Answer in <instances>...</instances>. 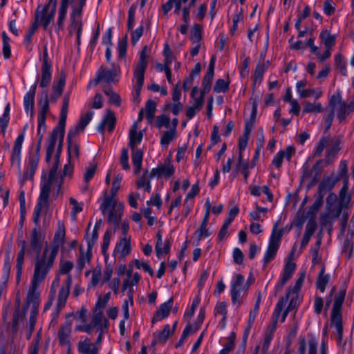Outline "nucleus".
<instances>
[{
    "mask_svg": "<svg viewBox=\"0 0 354 354\" xmlns=\"http://www.w3.org/2000/svg\"><path fill=\"white\" fill-rule=\"evenodd\" d=\"M56 171H57V165L49 171L48 177L43 181L38 201L34 209L32 219L35 225V227L39 226V217L41 213L44 214V227H47L49 224L50 218V215L48 214L49 208V194L51 189H55V187H57V194H58L62 186V178L55 177Z\"/></svg>",
    "mask_w": 354,
    "mask_h": 354,
    "instance_id": "f257e3e1",
    "label": "nucleus"
},
{
    "mask_svg": "<svg viewBox=\"0 0 354 354\" xmlns=\"http://www.w3.org/2000/svg\"><path fill=\"white\" fill-rule=\"evenodd\" d=\"M69 94L66 93L63 97V104L60 111L58 124L51 132L48 142L46 156V160L47 162H49L52 158L57 139H59V142H63L68 109L69 106Z\"/></svg>",
    "mask_w": 354,
    "mask_h": 354,
    "instance_id": "f03ea898",
    "label": "nucleus"
},
{
    "mask_svg": "<svg viewBox=\"0 0 354 354\" xmlns=\"http://www.w3.org/2000/svg\"><path fill=\"white\" fill-rule=\"evenodd\" d=\"M48 243L45 241V247L41 254H37L34 264V273L31 282L41 283L44 281L53 266L56 256L50 254Z\"/></svg>",
    "mask_w": 354,
    "mask_h": 354,
    "instance_id": "7ed1b4c3",
    "label": "nucleus"
},
{
    "mask_svg": "<svg viewBox=\"0 0 354 354\" xmlns=\"http://www.w3.org/2000/svg\"><path fill=\"white\" fill-rule=\"evenodd\" d=\"M74 267L73 263L70 261L62 260L59 265V274H68L66 280L62 285L57 297L56 304V313L58 315L62 309L65 306L70 294L72 283V276L69 274Z\"/></svg>",
    "mask_w": 354,
    "mask_h": 354,
    "instance_id": "20e7f679",
    "label": "nucleus"
},
{
    "mask_svg": "<svg viewBox=\"0 0 354 354\" xmlns=\"http://www.w3.org/2000/svg\"><path fill=\"white\" fill-rule=\"evenodd\" d=\"M278 226L279 222H276L273 226L268 246L263 258V268L274 259L279 248L281 239L283 236V230H278Z\"/></svg>",
    "mask_w": 354,
    "mask_h": 354,
    "instance_id": "39448f33",
    "label": "nucleus"
},
{
    "mask_svg": "<svg viewBox=\"0 0 354 354\" xmlns=\"http://www.w3.org/2000/svg\"><path fill=\"white\" fill-rule=\"evenodd\" d=\"M70 318L71 314H68L66 317V321L60 326L57 331L59 344L66 348V354H71L72 351L71 335L73 320Z\"/></svg>",
    "mask_w": 354,
    "mask_h": 354,
    "instance_id": "423d86ee",
    "label": "nucleus"
},
{
    "mask_svg": "<svg viewBox=\"0 0 354 354\" xmlns=\"http://www.w3.org/2000/svg\"><path fill=\"white\" fill-rule=\"evenodd\" d=\"M286 306V300L283 299H281L278 301L276 304L274 311L273 313V323L272 326H270V328L268 331L266 332L265 337L263 342L262 346V353L266 354L270 345V342L273 337L274 332L276 329V325L278 321V319L280 316L281 313L282 312L284 306Z\"/></svg>",
    "mask_w": 354,
    "mask_h": 354,
    "instance_id": "0eeeda50",
    "label": "nucleus"
},
{
    "mask_svg": "<svg viewBox=\"0 0 354 354\" xmlns=\"http://www.w3.org/2000/svg\"><path fill=\"white\" fill-rule=\"evenodd\" d=\"M120 74V68L115 64H111V68L110 69H108L104 66H101L96 73L94 80L95 84H97L102 81L109 84L116 82L118 81Z\"/></svg>",
    "mask_w": 354,
    "mask_h": 354,
    "instance_id": "6e6552de",
    "label": "nucleus"
},
{
    "mask_svg": "<svg viewBox=\"0 0 354 354\" xmlns=\"http://www.w3.org/2000/svg\"><path fill=\"white\" fill-rule=\"evenodd\" d=\"M147 46H145L141 52L140 53L139 61L136 65L133 70V77L136 80V84L138 86V91H139L143 86L144 79H145V73L148 65L147 61Z\"/></svg>",
    "mask_w": 354,
    "mask_h": 354,
    "instance_id": "1a4fd4ad",
    "label": "nucleus"
},
{
    "mask_svg": "<svg viewBox=\"0 0 354 354\" xmlns=\"http://www.w3.org/2000/svg\"><path fill=\"white\" fill-rule=\"evenodd\" d=\"M41 8L39 6L35 13V21L41 24L44 30H47L50 24L53 21L56 10L44 6Z\"/></svg>",
    "mask_w": 354,
    "mask_h": 354,
    "instance_id": "9d476101",
    "label": "nucleus"
},
{
    "mask_svg": "<svg viewBox=\"0 0 354 354\" xmlns=\"http://www.w3.org/2000/svg\"><path fill=\"white\" fill-rule=\"evenodd\" d=\"M329 106L331 107V111L337 113V116L339 122L345 120L346 115L349 113L348 107L345 102L342 100L339 94L333 95L329 102Z\"/></svg>",
    "mask_w": 354,
    "mask_h": 354,
    "instance_id": "9b49d317",
    "label": "nucleus"
},
{
    "mask_svg": "<svg viewBox=\"0 0 354 354\" xmlns=\"http://www.w3.org/2000/svg\"><path fill=\"white\" fill-rule=\"evenodd\" d=\"M244 277L241 274H237L234 277L231 285L232 302L234 305L239 306L241 304V293L243 290Z\"/></svg>",
    "mask_w": 354,
    "mask_h": 354,
    "instance_id": "f8f14e48",
    "label": "nucleus"
},
{
    "mask_svg": "<svg viewBox=\"0 0 354 354\" xmlns=\"http://www.w3.org/2000/svg\"><path fill=\"white\" fill-rule=\"evenodd\" d=\"M65 236L66 230L64 224L62 221H58L57 229L55 233L52 246L49 248L48 252L57 257L59 247L64 243Z\"/></svg>",
    "mask_w": 354,
    "mask_h": 354,
    "instance_id": "ddd939ff",
    "label": "nucleus"
},
{
    "mask_svg": "<svg viewBox=\"0 0 354 354\" xmlns=\"http://www.w3.org/2000/svg\"><path fill=\"white\" fill-rule=\"evenodd\" d=\"M39 283L31 282V286L28 292L26 301L31 305L30 310H38L40 304Z\"/></svg>",
    "mask_w": 354,
    "mask_h": 354,
    "instance_id": "4468645a",
    "label": "nucleus"
},
{
    "mask_svg": "<svg viewBox=\"0 0 354 354\" xmlns=\"http://www.w3.org/2000/svg\"><path fill=\"white\" fill-rule=\"evenodd\" d=\"M44 240V235L38 230L37 227H34L30 232V250L37 252V254H41L40 252L42 249Z\"/></svg>",
    "mask_w": 354,
    "mask_h": 354,
    "instance_id": "2eb2a0df",
    "label": "nucleus"
},
{
    "mask_svg": "<svg viewBox=\"0 0 354 354\" xmlns=\"http://www.w3.org/2000/svg\"><path fill=\"white\" fill-rule=\"evenodd\" d=\"M24 140V133H22L17 136L14 143L10 158L11 165L12 166L16 165L19 170H20L21 152Z\"/></svg>",
    "mask_w": 354,
    "mask_h": 354,
    "instance_id": "dca6fc26",
    "label": "nucleus"
},
{
    "mask_svg": "<svg viewBox=\"0 0 354 354\" xmlns=\"http://www.w3.org/2000/svg\"><path fill=\"white\" fill-rule=\"evenodd\" d=\"M37 89V83L31 86L30 91L25 95L24 98V105L26 113L30 111V117L32 118L34 115L35 107V95Z\"/></svg>",
    "mask_w": 354,
    "mask_h": 354,
    "instance_id": "f3484780",
    "label": "nucleus"
},
{
    "mask_svg": "<svg viewBox=\"0 0 354 354\" xmlns=\"http://www.w3.org/2000/svg\"><path fill=\"white\" fill-rule=\"evenodd\" d=\"M174 173V166L169 162H165L164 164L160 165L158 167L152 169L150 173V178L154 176H162L166 177L171 176Z\"/></svg>",
    "mask_w": 354,
    "mask_h": 354,
    "instance_id": "a211bd4d",
    "label": "nucleus"
},
{
    "mask_svg": "<svg viewBox=\"0 0 354 354\" xmlns=\"http://www.w3.org/2000/svg\"><path fill=\"white\" fill-rule=\"evenodd\" d=\"M115 122L116 119L113 111L109 109L107 110L105 116L97 127L98 131L103 133L105 127L107 126L109 131L111 132L115 127Z\"/></svg>",
    "mask_w": 354,
    "mask_h": 354,
    "instance_id": "6ab92c4d",
    "label": "nucleus"
},
{
    "mask_svg": "<svg viewBox=\"0 0 354 354\" xmlns=\"http://www.w3.org/2000/svg\"><path fill=\"white\" fill-rule=\"evenodd\" d=\"M330 145L327 149V153L324 159L326 166H328L333 163V159L339 151L340 140L339 138L330 140Z\"/></svg>",
    "mask_w": 354,
    "mask_h": 354,
    "instance_id": "aec40b11",
    "label": "nucleus"
},
{
    "mask_svg": "<svg viewBox=\"0 0 354 354\" xmlns=\"http://www.w3.org/2000/svg\"><path fill=\"white\" fill-rule=\"evenodd\" d=\"M344 297L345 292H341L338 294V295L336 296L331 311V321L335 320L336 318H337L338 320H342L341 309L344 300Z\"/></svg>",
    "mask_w": 354,
    "mask_h": 354,
    "instance_id": "412c9836",
    "label": "nucleus"
},
{
    "mask_svg": "<svg viewBox=\"0 0 354 354\" xmlns=\"http://www.w3.org/2000/svg\"><path fill=\"white\" fill-rule=\"evenodd\" d=\"M77 350L81 354H98L99 353V347L94 345L88 337L77 343Z\"/></svg>",
    "mask_w": 354,
    "mask_h": 354,
    "instance_id": "4be33fe9",
    "label": "nucleus"
},
{
    "mask_svg": "<svg viewBox=\"0 0 354 354\" xmlns=\"http://www.w3.org/2000/svg\"><path fill=\"white\" fill-rule=\"evenodd\" d=\"M338 181L339 178L324 177L318 186L319 194L324 196L327 192L332 190Z\"/></svg>",
    "mask_w": 354,
    "mask_h": 354,
    "instance_id": "5701e85b",
    "label": "nucleus"
},
{
    "mask_svg": "<svg viewBox=\"0 0 354 354\" xmlns=\"http://www.w3.org/2000/svg\"><path fill=\"white\" fill-rule=\"evenodd\" d=\"M157 241L155 246L156 253L158 258H160V257L163 254L169 253L171 248L170 242L169 240H165L164 242L162 241V234L160 231H158L156 234Z\"/></svg>",
    "mask_w": 354,
    "mask_h": 354,
    "instance_id": "b1692460",
    "label": "nucleus"
},
{
    "mask_svg": "<svg viewBox=\"0 0 354 354\" xmlns=\"http://www.w3.org/2000/svg\"><path fill=\"white\" fill-rule=\"evenodd\" d=\"M172 304L173 298H170L167 301L162 304L153 317L152 322L155 323L156 322L166 318L169 314Z\"/></svg>",
    "mask_w": 354,
    "mask_h": 354,
    "instance_id": "393cba45",
    "label": "nucleus"
},
{
    "mask_svg": "<svg viewBox=\"0 0 354 354\" xmlns=\"http://www.w3.org/2000/svg\"><path fill=\"white\" fill-rule=\"evenodd\" d=\"M142 131L138 132V123L135 122L129 130V147L134 150L136 145L140 144L142 140Z\"/></svg>",
    "mask_w": 354,
    "mask_h": 354,
    "instance_id": "a878e982",
    "label": "nucleus"
},
{
    "mask_svg": "<svg viewBox=\"0 0 354 354\" xmlns=\"http://www.w3.org/2000/svg\"><path fill=\"white\" fill-rule=\"evenodd\" d=\"M39 160V156L38 154H35L29 158L27 169L24 174V180H31L33 178L37 168Z\"/></svg>",
    "mask_w": 354,
    "mask_h": 354,
    "instance_id": "bb28decb",
    "label": "nucleus"
},
{
    "mask_svg": "<svg viewBox=\"0 0 354 354\" xmlns=\"http://www.w3.org/2000/svg\"><path fill=\"white\" fill-rule=\"evenodd\" d=\"M51 79V66H41V75L37 77V81L39 80V86L43 88H47L50 84Z\"/></svg>",
    "mask_w": 354,
    "mask_h": 354,
    "instance_id": "cd10ccee",
    "label": "nucleus"
},
{
    "mask_svg": "<svg viewBox=\"0 0 354 354\" xmlns=\"http://www.w3.org/2000/svg\"><path fill=\"white\" fill-rule=\"evenodd\" d=\"M82 13L71 14V25L69 28L70 34L76 32L77 35H81L82 30V22L81 19Z\"/></svg>",
    "mask_w": 354,
    "mask_h": 354,
    "instance_id": "c85d7f7f",
    "label": "nucleus"
},
{
    "mask_svg": "<svg viewBox=\"0 0 354 354\" xmlns=\"http://www.w3.org/2000/svg\"><path fill=\"white\" fill-rule=\"evenodd\" d=\"M321 175L318 164L315 165L310 170L307 167H304L303 178L311 180V184L315 185L319 180Z\"/></svg>",
    "mask_w": 354,
    "mask_h": 354,
    "instance_id": "c756f323",
    "label": "nucleus"
},
{
    "mask_svg": "<svg viewBox=\"0 0 354 354\" xmlns=\"http://www.w3.org/2000/svg\"><path fill=\"white\" fill-rule=\"evenodd\" d=\"M39 106L38 116H46L49 111V99L46 90H43L41 93L40 99L38 102Z\"/></svg>",
    "mask_w": 354,
    "mask_h": 354,
    "instance_id": "7c9ffc66",
    "label": "nucleus"
},
{
    "mask_svg": "<svg viewBox=\"0 0 354 354\" xmlns=\"http://www.w3.org/2000/svg\"><path fill=\"white\" fill-rule=\"evenodd\" d=\"M115 251L122 257L128 255L131 252V238L122 237L115 246Z\"/></svg>",
    "mask_w": 354,
    "mask_h": 354,
    "instance_id": "2f4dec72",
    "label": "nucleus"
},
{
    "mask_svg": "<svg viewBox=\"0 0 354 354\" xmlns=\"http://www.w3.org/2000/svg\"><path fill=\"white\" fill-rule=\"evenodd\" d=\"M330 280V275L328 274H325V267L322 266L319 275L316 281V287L319 289L322 292H324L326 289V286Z\"/></svg>",
    "mask_w": 354,
    "mask_h": 354,
    "instance_id": "473e14b6",
    "label": "nucleus"
},
{
    "mask_svg": "<svg viewBox=\"0 0 354 354\" xmlns=\"http://www.w3.org/2000/svg\"><path fill=\"white\" fill-rule=\"evenodd\" d=\"M143 152L140 149L132 150V162L133 165V171L136 174L140 171L142 163Z\"/></svg>",
    "mask_w": 354,
    "mask_h": 354,
    "instance_id": "72a5a7b5",
    "label": "nucleus"
},
{
    "mask_svg": "<svg viewBox=\"0 0 354 354\" xmlns=\"http://www.w3.org/2000/svg\"><path fill=\"white\" fill-rule=\"evenodd\" d=\"M68 4L69 1H61L60 7L58 11V17L56 24V26L59 30L62 29L64 27V22L66 17Z\"/></svg>",
    "mask_w": 354,
    "mask_h": 354,
    "instance_id": "f704fd0d",
    "label": "nucleus"
},
{
    "mask_svg": "<svg viewBox=\"0 0 354 354\" xmlns=\"http://www.w3.org/2000/svg\"><path fill=\"white\" fill-rule=\"evenodd\" d=\"M319 38L326 48H332L335 44V35H331L330 31L328 30H322L319 35Z\"/></svg>",
    "mask_w": 354,
    "mask_h": 354,
    "instance_id": "c9c22d12",
    "label": "nucleus"
},
{
    "mask_svg": "<svg viewBox=\"0 0 354 354\" xmlns=\"http://www.w3.org/2000/svg\"><path fill=\"white\" fill-rule=\"evenodd\" d=\"M305 274H302L296 281L294 286L292 288L290 287L288 289V292L286 296V297H281V299H283L286 300V304L287 303L289 297L291 296V295H294L293 296L297 297H298V292H299L301 286L304 281Z\"/></svg>",
    "mask_w": 354,
    "mask_h": 354,
    "instance_id": "e433bc0d",
    "label": "nucleus"
},
{
    "mask_svg": "<svg viewBox=\"0 0 354 354\" xmlns=\"http://www.w3.org/2000/svg\"><path fill=\"white\" fill-rule=\"evenodd\" d=\"M269 66V61L265 62L264 58L261 57V60L257 64L254 73V81L257 82V81H261L265 71L267 70Z\"/></svg>",
    "mask_w": 354,
    "mask_h": 354,
    "instance_id": "4c0bfd02",
    "label": "nucleus"
},
{
    "mask_svg": "<svg viewBox=\"0 0 354 354\" xmlns=\"http://www.w3.org/2000/svg\"><path fill=\"white\" fill-rule=\"evenodd\" d=\"M25 252H26V242L24 241L22 246L21 248V250L18 252L17 257L16 268H17V280L20 279L21 274H22Z\"/></svg>",
    "mask_w": 354,
    "mask_h": 354,
    "instance_id": "58836bf2",
    "label": "nucleus"
},
{
    "mask_svg": "<svg viewBox=\"0 0 354 354\" xmlns=\"http://www.w3.org/2000/svg\"><path fill=\"white\" fill-rule=\"evenodd\" d=\"M68 160L79 159L80 145L76 141H67Z\"/></svg>",
    "mask_w": 354,
    "mask_h": 354,
    "instance_id": "ea45409f",
    "label": "nucleus"
},
{
    "mask_svg": "<svg viewBox=\"0 0 354 354\" xmlns=\"http://www.w3.org/2000/svg\"><path fill=\"white\" fill-rule=\"evenodd\" d=\"M59 277L56 276V277L52 282L49 294V299L44 306V311L48 310L50 307L53 305V302L56 293V287L58 286L59 283Z\"/></svg>",
    "mask_w": 354,
    "mask_h": 354,
    "instance_id": "a19ab883",
    "label": "nucleus"
},
{
    "mask_svg": "<svg viewBox=\"0 0 354 354\" xmlns=\"http://www.w3.org/2000/svg\"><path fill=\"white\" fill-rule=\"evenodd\" d=\"M115 207V201L113 200V197H112L111 195L109 196L106 193H105L103 201L100 207V209L102 211V214H104L108 209L110 210Z\"/></svg>",
    "mask_w": 354,
    "mask_h": 354,
    "instance_id": "79ce46f5",
    "label": "nucleus"
},
{
    "mask_svg": "<svg viewBox=\"0 0 354 354\" xmlns=\"http://www.w3.org/2000/svg\"><path fill=\"white\" fill-rule=\"evenodd\" d=\"M323 110L322 104L319 102L311 103L308 101L304 102L303 114L308 113H320Z\"/></svg>",
    "mask_w": 354,
    "mask_h": 354,
    "instance_id": "37998d69",
    "label": "nucleus"
},
{
    "mask_svg": "<svg viewBox=\"0 0 354 354\" xmlns=\"http://www.w3.org/2000/svg\"><path fill=\"white\" fill-rule=\"evenodd\" d=\"M249 162L247 160H244L241 156L239 155V161L236 166V171H241L244 176L245 180L246 181L249 176L248 171Z\"/></svg>",
    "mask_w": 354,
    "mask_h": 354,
    "instance_id": "c03bdc74",
    "label": "nucleus"
},
{
    "mask_svg": "<svg viewBox=\"0 0 354 354\" xmlns=\"http://www.w3.org/2000/svg\"><path fill=\"white\" fill-rule=\"evenodd\" d=\"M156 109V103L152 100H147V102L145 104V110H146V118L149 123L152 122L153 118H154Z\"/></svg>",
    "mask_w": 354,
    "mask_h": 354,
    "instance_id": "a18cd8bd",
    "label": "nucleus"
},
{
    "mask_svg": "<svg viewBox=\"0 0 354 354\" xmlns=\"http://www.w3.org/2000/svg\"><path fill=\"white\" fill-rule=\"evenodd\" d=\"M121 210L122 208H120V207L111 209L108 216L109 222L113 223L115 226L118 225L121 218Z\"/></svg>",
    "mask_w": 354,
    "mask_h": 354,
    "instance_id": "49530a36",
    "label": "nucleus"
},
{
    "mask_svg": "<svg viewBox=\"0 0 354 354\" xmlns=\"http://www.w3.org/2000/svg\"><path fill=\"white\" fill-rule=\"evenodd\" d=\"M351 201V195L348 190L340 189L339 192V204L342 207L348 208Z\"/></svg>",
    "mask_w": 354,
    "mask_h": 354,
    "instance_id": "de8ad7c7",
    "label": "nucleus"
},
{
    "mask_svg": "<svg viewBox=\"0 0 354 354\" xmlns=\"http://www.w3.org/2000/svg\"><path fill=\"white\" fill-rule=\"evenodd\" d=\"M91 250H88V249H87V251L85 254L83 252L81 253V255L77 260V268L80 270H82L86 263L91 261Z\"/></svg>",
    "mask_w": 354,
    "mask_h": 354,
    "instance_id": "09e8293b",
    "label": "nucleus"
},
{
    "mask_svg": "<svg viewBox=\"0 0 354 354\" xmlns=\"http://www.w3.org/2000/svg\"><path fill=\"white\" fill-rule=\"evenodd\" d=\"M295 268L296 264L295 263H286L283 268V274H281V277L288 281L292 277Z\"/></svg>",
    "mask_w": 354,
    "mask_h": 354,
    "instance_id": "8fccbe9b",
    "label": "nucleus"
},
{
    "mask_svg": "<svg viewBox=\"0 0 354 354\" xmlns=\"http://www.w3.org/2000/svg\"><path fill=\"white\" fill-rule=\"evenodd\" d=\"M176 133L174 129L165 131L160 138V145L162 146L168 145L174 139Z\"/></svg>",
    "mask_w": 354,
    "mask_h": 354,
    "instance_id": "3c124183",
    "label": "nucleus"
},
{
    "mask_svg": "<svg viewBox=\"0 0 354 354\" xmlns=\"http://www.w3.org/2000/svg\"><path fill=\"white\" fill-rule=\"evenodd\" d=\"M330 142V139L328 137L322 138L317 145V147L315 150L314 156L319 157L321 156L324 149L328 145Z\"/></svg>",
    "mask_w": 354,
    "mask_h": 354,
    "instance_id": "603ef678",
    "label": "nucleus"
},
{
    "mask_svg": "<svg viewBox=\"0 0 354 354\" xmlns=\"http://www.w3.org/2000/svg\"><path fill=\"white\" fill-rule=\"evenodd\" d=\"M229 89V82L223 79H218L216 80L214 86V91L216 93H225Z\"/></svg>",
    "mask_w": 354,
    "mask_h": 354,
    "instance_id": "864d4df0",
    "label": "nucleus"
},
{
    "mask_svg": "<svg viewBox=\"0 0 354 354\" xmlns=\"http://www.w3.org/2000/svg\"><path fill=\"white\" fill-rule=\"evenodd\" d=\"M195 196H196V192L194 194L189 193L187 195L184 205H183L184 209L182 212L183 217H185V218L187 217L188 216V214H189V212L191 211V208L192 207L194 203H193V201L189 202V200L194 198V197Z\"/></svg>",
    "mask_w": 354,
    "mask_h": 354,
    "instance_id": "5fc2aeb1",
    "label": "nucleus"
},
{
    "mask_svg": "<svg viewBox=\"0 0 354 354\" xmlns=\"http://www.w3.org/2000/svg\"><path fill=\"white\" fill-rule=\"evenodd\" d=\"M235 334L232 333L228 337L227 342L224 345V348L220 351L219 354H228L234 348Z\"/></svg>",
    "mask_w": 354,
    "mask_h": 354,
    "instance_id": "6e6d98bb",
    "label": "nucleus"
},
{
    "mask_svg": "<svg viewBox=\"0 0 354 354\" xmlns=\"http://www.w3.org/2000/svg\"><path fill=\"white\" fill-rule=\"evenodd\" d=\"M331 323L335 326L336 332L337 333V344L340 345L342 342L343 339V326H342V320H338L336 318L335 320L331 321Z\"/></svg>",
    "mask_w": 354,
    "mask_h": 354,
    "instance_id": "4d7b16f0",
    "label": "nucleus"
},
{
    "mask_svg": "<svg viewBox=\"0 0 354 354\" xmlns=\"http://www.w3.org/2000/svg\"><path fill=\"white\" fill-rule=\"evenodd\" d=\"M170 122V118L168 115L165 114H162L160 115L157 116L156 126L158 129H161L162 127L169 128Z\"/></svg>",
    "mask_w": 354,
    "mask_h": 354,
    "instance_id": "13d9d810",
    "label": "nucleus"
},
{
    "mask_svg": "<svg viewBox=\"0 0 354 354\" xmlns=\"http://www.w3.org/2000/svg\"><path fill=\"white\" fill-rule=\"evenodd\" d=\"M353 250V241L351 240V238L348 236L346 237L343 247H342V252L345 253L347 255V257L350 259L352 256Z\"/></svg>",
    "mask_w": 354,
    "mask_h": 354,
    "instance_id": "bf43d9fd",
    "label": "nucleus"
},
{
    "mask_svg": "<svg viewBox=\"0 0 354 354\" xmlns=\"http://www.w3.org/2000/svg\"><path fill=\"white\" fill-rule=\"evenodd\" d=\"M214 72L207 71L203 77V93H208L211 88L212 80L214 77Z\"/></svg>",
    "mask_w": 354,
    "mask_h": 354,
    "instance_id": "052dcab7",
    "label": "nucleus"
},
{
    "mask_svg": "<svg viewBox=\"0 0 354 354\" xmlns=\"http://www.w3.org/2000/svg\"><path fill=\"white\" fill-rule=\"evenodd\" d=\"M84 129L77 124L71 127L67 135V141H76L75 138L80 135V133Z\"/></svg>",
    "mask_w": 354,
    "mask_h": 354,
    "instance_id": "680f3d73",
    "label": "nucleus"
},
{
    "mask_svg": "<svg viewBox=\"0 0 354 354\" xmlns=\"http://www.w3.org/2000/svg\"><path fill=\"white\" fill-rule=\"evenodd\" d=\"M66 82V75L64 72H61L59 80L53 85V90L58 93V94H62Z\"/></svg>",
    "mask_w": 354,
    "mask_h": 354,
    "instance_id": "e2e57ef3",
    "label": "nucleus"
},
{
    "mask_svg": "<svg viewBox=\"0 0 354 354\" xmlns=\"http://www.w3.org/2000/svg\"><path fill=\"white\" fill-rule=\"evenodd\" d=\"M100 228V224H95L91 234V237L87 239V246L88 250H91V248L95 244L98 238V230Z\"/></svg>",
    "mask_w": 354,
    "mask_h": 354,
    "instance_id": "0e129e2a",
    "label": "nucleus"
},
{
    "mask_svg": "<svg viewBox=\"0 0 354 354\" xmlns=\"http://www.w3.org/2000/svg\"><path fill=\"white\" fill-rule=\"evenodd\" d=\"M323 195H319V198H317L313 204L311 205V207L309 209L308 214H311L313 216L315 215L317 212L319 211V208L323 205Z\"/></svg>",
    "mask_w": 354,
    "mask_h": 354,
    "instance_id": "69168bd1",
    "label": "nucleus"
},
{
    "mask_svg": "<svg viewBox=\"0 0 354 354\" xmlns=\"http://www.w3.org/2000/svg\"><path fill=\"white\" fill-rule=\"evenodd\" d=\"M134 265L137 269H143L145 272L149 273L151 276L153 275V270L147 263L136 259Z\"/></svg>",
    "mask_w": 354,
    "mask_h": 354,
    "instance_id": "338daca9",
    "label": "nucleus"
},
{
    "mask_svg": "<svg viewBox=\"0 0 354 354\" xmlns=\"http://www.w3.org/2000/svg\"><path fill=\"white\" fill-rule=\"evenodd\" d=\"M41 338V329H39L37 332V337L34 340V342L30 347L29 354H38L39 348V341Z\"/></svg>",
    "mask_w": 354,
    "mask_h": 354,
    "instance_id": "774afa93",
    "label": "nucleus"
}]
</instances>
